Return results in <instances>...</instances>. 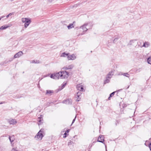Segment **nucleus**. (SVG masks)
I'll use <instances>...</instances> for the list:
<instances>
[{
    "mask_svg": "<svg viewBox=\"0 0 151 151\" xmlns=\"http://www.w3.org/2000/svg\"><path fill=\"white\" fill-rule=\"evenodd\" d=\"M22 21L24 23V27L27 28L31 22V19L29 18H22L21 19Z\"/></svg>",
    "mask_w": 151,
    "mask_h": 151,
    "instance_id": "obj_1",
    "label": "nucleus"
},
{
    "mask_svg": "<svg viewBox=\"0 0 151 151\" xmlns=\"http://www.w3.org/2000/svg\"><path fill=\"white\" fill-rule=\"evenodd\" d=\"M60 72L61 73L60 74V78L61 79H64L66 78H67L69 76V73L66 71H62Z\"/></svg>",
    "mask_w": 151,
    "mask_h": 151,
    "instance_id": "obj_2",
    "label": "nucleus"
},
{
    "mask_svg": "<svg viewBox=\"0 0 151 151\" xmlns=\"http://www.w3.org/2000/svg\"><path fill=\"white\" fill-rule=\"evenodd\" d=\"M61 73L59 72L58 73H54L51 74L50 77L52 78L55 79H58L60 78V74Z\"/></svg>",
    "mask_w": 151,
    "mask_h": 151,
    "instance_id": "obj_3",
    "label": "nucleus"
},
{
    "mask_svg": "<svg viewBox=\"0 0 151 151\" xmlns=\"http://www.w3.org/2000/svg\"><path fill=\"white\" fill-rule=\"evenodd\" d=\"M104 137L103 135H100L97 139V142L104 143Z\"/></svg>",
    "mask_w": 151,
    "mask_h": 151,
    "instance_id": "obj_4",
    "label": "nucleus"
},
{
    "mask_svg": "<svg viewBox=\"0 0 151 151\" xmlns=\"http://www.w3.org/2000/svg\"><path fill=\"white\" fill-rule=\"evenodd\" d=\"M72 100L70 99H67L65 100H64L63 101V103L67 104H72Z\"/></svg>",
    "mask_w": 151,
    "mask_h": 151,
    "instance_id": "obj_5",
    "label": "nucleus"
},
{
    "mask_svg": "<svg viewBox=\"0 0 151 151\" xmlns=\"http://www.w3.org/2000/svg\"><path fill=\"white\" fill-rule=\"evenodd\" d=\"M23 55V53L22 51H20L16 53L14 56V58H19Z\"/></svg>",
    "mask_w": 151,
    "mask_h": 151,
    "instance_id": "obj_6",
    "label": "nucleus"
},
{
    "mask_svg": "<svg viewBox=\"0 0 151 151\" xmlns=\"http://www.w3.org/2000/svg\"><path fill=\"white\" fill-rule=\"evenodd\" d=\"M76 58L75 55L73 54L71 55H69L68 56V60H74Z\"/></svg>",
    "mask_w": 151,
    "mask_h": 151,
    "instance_id": "obj_7",
    "label": "nucleus"
},
{
    "mask_svg": "<svg viewBox=\"0 0 151 151\" xmlns=\"http://www.w3.org/2000/svg\"><path fill=\"white\" fill-rule=\"evenodd\" d=\"M113 75V72L111 71L109 72V73L106 75V76L107 77V78H111Z\"/></svg>",
    "mask_w": 151,
    "mask_h": 151,
    "instance_id": "obj_8",
    "label": "nucleus"
},
{
    "mask_svg": "<svg viewBox=\"0 0 151 151\" xmlns=\"http://www.w3.org/2000/svg\"><path fill=\"white\" fill-rule=\"evenodd\" d=\"M88 24V23L85 24L81 26L80 28H82L84 32H86L88 29L86 27V26H87Z\"/></svg>",
    "mask_w": 151,
    "mask_h": 151,
    "instance_id": "obj_9",
    "label": "nucleus"
},
{
    "mask_svg": "<svg viewBox=\"0 0 151 151\" xmlns=\"http://www.w3.org/2000/svg\"><path fill=\"white\" fill-rule=\"evenodd\" d=\"M42 117L43 116L42 115H40V116L38 118V124L39 125H40L42 123Z\"/></svg>",
    "mask_w": 151,
    "mask_h": 151,
    "instance_id": "obj_10",
    "label": "nucleus"
},
{
    "mask_svg": "<svg viewBox=\"0 0 151 151\" xmlns=\"http://www.w3.org/2000/svg\"><path fill=\"white\" fill-rule=\"evenodd\" d=\"M36 136H37V138L38 139L41 138V139H42V137H43V134L42 132H40V131H39L38 132Z\"/></svg>",
    "mask_w": 151,
    "mask_h": 151,
    "instance_id": "obj_11",
    "label": "nucleus"
},
{
    "mask_svg": "<svg viewBox=\"0 0 151 151\" xmlns=\"http://www.w3.org/2000/svg\"><path fill=\"white\" fill-rule=\"evenodd\" d=\"M9 122L11 124H15L17 123V121L15 119H11L9 120Z\"/></svg>",
    "mask_w": 151,
    "mask_h": 151,
    "instance_id": "obj_12",
    "label": "nucleus"
},
{
    "mask_svg": "<svg viewBox=\"0 0 151 151\" xmlns=\"http://www.w3.org/2000/svg\"><path fill=\"white\" fill-rule=\"evenodd\" d=\"M9 139L10 142L12 143L13 142L14 139L15 138L14 135H11L10 136H9Z\"/></svg>",
    "mask_w": 151,
    "mask_h": 151,
    "instance_id": "obj_13",
    "label": "nucleus"
},
{
    "mask_svg": "<svg viewBox=\"0 0 151 151\" xmlns=\"http://www.w3.org/2000/svg\"><path fill=\"white\" fill-rule=\"evenodd\" d=\"M111 78H107V77L106 76L105 79L104 81V84H105L106 83H109L110 81V80Z\"/></svg>",
    "mask_w": 151,
    "mask_h": 151,
    "instance_id": "obj_14",
    "label": "nucleus"
},
{
    "mask_svg": "<svg viewBox=\"0 0 151 151\" xmlns=\"http://www.w3.org/2000/svg\"><path fill=\"white\" fill-rule=\"evenodd\" d=\"M53 93V91L52 90H47L46 91V95H51V93Z\"/></svg>",
    "mask_w": 151,
    "mask_h": 151,
    "instance_id": "obj_15",
    "label": "nucleus"
},
{
    "mask_svg": "<svg viewBox=\"0 0 151 151\" xmlns=\"http://www.w3.org/2000/svg\"><path fill=\"white\" fill-rule=\"evenodd\" d=\"M73 65H69L68 67H64L63 68V69H64V70H68V69H72V68H73Z\"/></svg>",
    "mask_w": 151,
    "mask_h": 151,
    "instance_id": "obj_16",
    "label": "nucleus"
},
{
    "mask_svg": "<svg viewBox=\"0 0 151 151\" xmlns=\"http://www.w3.org/2000/svg\"><path fill=\"white\" fill-rule=\"evenodd\" d=\"M150 45V43L148 42H145L143 45V47H147Z\"/></svg>",
    "mask_w": 151,
    "mask_h": 151,
    "instance_id": "obj_17",
    "label": "nucleus"
},
{
    "mask_svg": "<svg viewBox=\"0 0 151 151\" xmlns=\"http://www.w3.org/2000/svg\"><path fill=\"white\" fill-rule=\"evenodd\" d=\"M9 26H8L6 25H4L2 26L0 28V30H4L8 28Z\"/></svg>",
    "mask_w": 151,
    "mask_h": 151,
    "instance_id": "obj_18",
    "label": "nucleus"
},
{
    "mask_svg": "<svg viewBox=\"0 0 151 151\" xmlns=\"http://www.w3.org/2000/svg\"><path fill=\"white\" fill-rule=\"evenodd\" d=\"M70 129H68L67 130V131L65 132L64 134V136H63L64 138H65L67 137V135H68V133L70 132Z\"/></svg>",
    "mask_w": 151,
    "mask_h": 151,
    "instance_id": "obj_19",
    "label": "nucleus"
},
{
    "mask_svg": "<svg viewBox=\"0 0 151 151\" xmlns=\"http://www.w3.org/2000/svg\"><path fill=\"white\" fill-rule=\"evenodd\" d=\"M69 53H66L65 52H64L63 53H62L61 56L63 57H67L68 58V56L69 55Z\"/></svg>",
    "mask_w": 151,
    "mask_h": 151,
    "instance_id": "obj_20",
    "label": "nucleus"
},
{
    "mask_svg": "<svg viewBox=\"0 0 151 151\" xmlns=\"http://www.w3.org/2000/svg\"><path fill=\"white\" fill-rule=\"evenodd\" d=\"M116 92V91H114V92H112V93H111L110 94L109 96V97L108 98V100H110V99L111 97L113 96L114 95V94Z\"/></svg>",
    "mask_w": 151,
    "mask_h": 151,
    "instance_id": "obj_21",
    "label": "nucleus"
},
{
    "mask_svg": "<svg viewBox=\"0 0 151 151\" xmlns=\"http://www.w3.org/2000/svg\"><path fill=\"white\" fill-rule=\"evenodd\" d=\"M147 61L148 64L151 65V55L147 58Z\"/></svg>",
    "mask_w": 151,
    "mask_h": 151,
    "instance_id": "obj_22",
    "label": "nucleus"
},
{
    "mask_svg": "<svg viewBox=\"0 0 151 151\" xmlns=\"http://www.w3.org/2000/svg\"><path fill=\"white\" fill-rule=\"evenodd\" d=\"M68 29H70L74 27L73 24H70L68 26Z\"/></svg>",
    "mask_w": 151,
    "mask_h": 151,
    "instance_id": "obj_23",
    "label": "nucleus"
},
{
    "mask_svg": "<svg viewBox=\"0 0 151 151\" xmlns=\"http://www.w3.org/2000/svg\"><path fill=\"white\" fill-rule=\"evenodd\" d=\"M76 98L77 99L76 100V101H79L80 100V99H81V96L77 95H76Z\"/></svg>",
    "mask_w": 151,
    "mask_h": 151,
    "instance_id": "obj_24",
    "label": "nucleus"
},
{
    "mask_svg": "<svg viewBox=\"0 0 151 151\" xmlns=\"http://www.w3.org/2000/svg\"><path fill=\"white\" fill-rule=\"evenodd\" d=\"M122 75H123L124 76H126L127 77H129V75L127 73H123L122 74Z\"/></svg>",
    "mask_w": 151,
    "mask_h": 151,
    "instance_id": "obj_25",
    "label": "nucleus"
},
{
    "mask_svg": "<svg viewBox=\"0 0 151 151\" xmlns=\"http://www.w3.org/2000/svg\"><path fill=\"white\" fill-rule=\"evenodd\" d=\"M134 40H131L130 41V42L128 43L129 45H131L132 44V43L134 42Z\"/></svg>",
    "mask_w": 151,
    "mask_h": 151,
    "instance_id": "obj_26",
    "label": "nucleus"
},
{
    "mask_svg": "<svg viewBox=\"0 0 151 151\" xmlns=\"http://www.w3.org/2000/svg\"><path fill=\"white\" fill-rule=\"evenodd\" d=\"M32 63H40V61L39 60H36L35 61V60H33L32 61Z\"/></svg>",
    "mask_w": 151,
    "mask_h": 151,
    "instance_id": "obj_27",
    "label": "nucleus"
},
{
    "mask_svg": "<svg viewBox=\"0 0 151 151\" xmlns=\"http://www.w3.org/2000/svg\"><path fill=\"white\" fill-rule=\"evenodd\" d=\"M66 85V83H63V84H62V86H61V89H63L65 87Z\"/></svg>",
    "mask_w": 151,
    "mask_h": 151,
    "instance_id": "obj_28",
    "label": "nucleus"
},
{
    "mask_svg": "<svg viewBox=\"0 0 151 151\" xmlns=\"http://www.w3.org/2000/svg\"><path fill=\"white\" fill-rule=\"evenodd\" d=\"M119 38L118 37H116L113 40V42L114 43H116L118 40Z\"/></svg>",
    "mask_w": 151,
    "mask_h": 151,
    "instance_id": "obj_29",
    "label": "nucleus"
},
{
    "mask_svg": "<svg viewBox=\"0 0 151 151\" xmlns=\"http://www.w3.org/2000/svg\"><path fill=\"white\" fill-rule=\"evenodd\" d=\"M93 145V144H90L89 145V146H88L89 151H90L91 148V147Z\"/></svg>",
    "mask_w": 151,
    "mask_h": 151,
    "instance_id": "obj_30",
    "label": "nucleus"
},
{
    "mask_svg": "<svg viewBox=\"0 0 151 151\" xmlns=\"http://www.w3.org/2000/svg\"><path fill=\"white\" fill-rule=\"evenodd\" d=\"M148 147L150 148V150L151 151V142H149L148 144Z\"/></svg>",
    "mask_w": 151,
    "mask_h": 151,
    "instance_id": "obj_31",
    "label": "nucleus"
},
{
    "mask_svg": "<svg viewBox=\"0 0 151 151\" xmlns=\"http://www.w3.org/2000/svg\"><path fill=\"white\" fill-rule=\"evenodd\" d=\"M13 14V13H9L8 15L6 16V18H7L9 17V16H11Z\"/></svg>",
    "mask_w": 151,
    "mask_h": 151,
    "instance_id": "obj_32",
    "label": "nucleus"
},
{
    "mask_svg": "<svg viewBox=\"0 0 151 151\" xmlns=\"http://www.w3.org/2000/svg\"><path fill=\"white\" fill-rule=\"evenodd\" d=\"M81 91H78V92L77 93L76 95H78L81 96Z\"/></svg>",
    "mask_w": 151,
    "mask_h": 151,
    "instance_id": "obj_33",
    "label": "nucleus"
},
{
    "mask_svg": "<svg viewBox=\"0 0 151 151\" xmlns=\"http://www.w3.org/2000/svg\"><path fill=\"white\" fill-rule=\"evenodd\" d=\"M8 62H9V61L6 60L2 64V65H4V64H7Z\"/></svg>",
    "mask_w": 151,
    "mask_h": 151,
    "instance_id": "obj_34",
    "label": "nucleus"
},
{
    "mask_svg": "<svg viewBox=\"0 0 151 151\" xmlns=\"http://www.w3.org/2000/svg\"><path fill=\"white\" fill-rule=\"evenodd\" d=\"M73 143V142L70 141V142H68V146H70V145H71L72 143Z\"/></svg>",
    "mask_w": 151,
    "mask_h": 151,
    "instance_id": "obj_35",
    "label": "nucleus"
},
{
    "mask_svg": "<svg viewBox=\"0 0 151 151\" xmlns=\"http://www.w3.org/2000/svg\"><path fill=\"white\" fill-rule=\"evenodd\" d=\"M76 118V116L75 118L73 119L71 124H73L74 123V122H75Z\"/></svg>",
    "mask_w": 151,
    "mask_h": 151,
    "instance_id": "obj_36",
    "label": "nucleus"
},
{
    "mask_svg": "<svg viewBox=\"0 0 151 151\" xmlns=\"http://www.w3.org/2000/svg\"><path fill=\"white\" fill-rule=\"evenodd\" d=\"M39 131H40V132H42V133L44 131V129H41Z\"/></svg>",
    "mask_w": 151,
    "mask_h": 151,
    "instance_id": "obj_37",
    "label": "nucleus"
},
{
    "mask_svg": "<svg viewBox=\"0 0 151 151\" xmlns=\"http://www.w3.org/2000/svg\"><path fill=\"white\" fill-rule=\"evenodd\" d=\"M14 58H11L9 59V60H8L9 62H11L12 61Z\"/></svg>",
    "mask_w": 151,
    "mask_h": 151,
    "instance_id": "obj_38",
    "label": "nucleus"
},
{
    "mask_svg": "<svg viewBox=\"0 0 151 151\" xmlns=\"http://www.w3.org/2000/svg\"><path fill=\"white\" fill-rule=\"evenodd\" d=\"M83 89V87H81L80 89V90L82 91Z\"/></svg>",
    "mask_w": 151,
    "mask_h": 151,
    "instance_id": "obj_39",
    "label": "nucleus"
},
{
    "mask_svg": "<svg viewBox=\"0 0 151 151\" xmlns=\"http://www.w3.org/2000/svg\"><path fill=\"white\" fill-rule=\"evenodd\" d=\"M11 151H18L17 150L14 149H13Z\"/></svg>",
    "mask_w": 151,
    "mask_h": 151,
    "instance_id": "obj_40",
    "label": "nucleus"
},
{
    "mask_svg": "<svg viewBox=\"0 0 151 151\" xmlns=\"http://www.w3.org/2000/svg\"><path fill=\"white\" fill-rule=\"evenodd\" d=\"M4 103H5V102H4V101L1 102V103H0V104H4Z\"/></svg>",
    "mask_w": 151,
    "mask_h": 151,
    "instance_id": "obj_41",
    "label": "nucleus"
},
{
    "mask_svg": "<svg viewBox=\"0 0 151 151\" xmlns=\"http://www.w3.org/2000/svg\"><path fill=\"white\" fill-rule=\"evenodd\" d=\"M5 17L4 16H1V17H0V18H1V19H2V18H3L4 17Z\"/></svg>",
    "mask_w": 151,
    "mask_h": 151,
    "instance_id": "obj_42",
    "label": "nucleus"
},
{
    "mask_svg": "<svg viewBox=\"0 0 151 151\" xmlns=\"http://www.w3.org/2000/svg\"><path fill=\"white\" fill-rule=\"evenodd\" d=\"M2 149L1 147L0 146V151H2Z\"/></svg>",
    "mask_w": 151,
    "mask_h": 151,
    "instance_id": "obj_43",
    "label": "nucleus"
},
{
    "mask_svg": "<svg viewBox=\"0 0 151 151\" xmlns=\"http://www.w3.org/2000/svg\"><path fill=\"white\" fill-rule=\"evenodd\" d=\"M105 149H107V146L106 145H105Z\"/></svg>",
    "mask_w": 151,
    "mask_h": 151,
    "instance_id": "obj_44",
    "label": "nucleus"
},
{
    "mask_svg": "<svg viewBox=\"0 0 151 151\" xmlns=\"http://www.w3.org/2000/svg\"><path fill=\"white\" fill-rule=\"evenodd\" d=\"M129 86H128V87L127 88V89L128 88H129Z\"/></svg>",
    "mask_w": 151,
    "mask_h": 151,
    "instance_id": "obj_45",
    "label": "nucleus"
},
{
    "mask_svg": "<svg viewBox=\"0 0 151 151\" xmlns=\"http://www.w3.org/2000/svg\"><path fill=\"white\" fill-rule=\"evenodd\" d=\"M106 151H107V149H106Z\"/></svg>",
    "mask_w": 151,
    "mask_h": 151,
    "instance_id": "obj_46",
    "label": "nucleus"
},
{
    "mask_svg": "<svg viewBox=\"0 0 151 151\" xmlns=\"http://www.w3.org/2000/svg\"><path fill=\"white\" fill-rule=\"evenodd\" d=\"M95 142H93V143H95Z\"/></svg>",
    "mask_w": 151,
    "mask_h": 151,
    "instance_id": "obj_47",
    "label": "nucleus"
},
{
    "mask_svg": "<svg viewBox=\"0 0 151 151\" xmlns=\"http://www.w3.org/2000/svg\"><path fill=\"white\" fill-rule=\"evenodd\" d=\"M0 20H1V18H0Z\"/></svg>",
    "mask_w": 151,
    "mask_h": 151,
    "instance_id": "obj_48",
    "label": "nucleus"
}]
</instances>
